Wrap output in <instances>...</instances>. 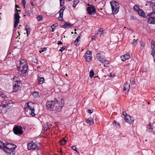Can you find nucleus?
I'll list each match as a JSON object with an SVG mask.
<instances>
[{"instance_id": "obj_11", "label": "nucleus", "mask_w": 155, "mask_h": 155, "mask_svg": "<svg viewBox=\"0 0 155 155\" xmlns=\"http://www.w3.org/2000/svg\"><path fill=\"white\" fill-rule=\"evenodd\" d=\"M87 11L89 15H94L96 13V10L95 7L91 5L87 7Z\"/></svg>"}, {"instance_id": "obj_22", "label": "nucleus", "mask_w": 155, "mask_h": 155, "mask_svg": "<svg viewBox=\"0 0 155 155\" xmlns=\"http://www.w3.org/2000/svg\"><path fill=\"white\" fill-rule=\"evenodd\" d=\"M38 82L39 84H42L44 82V78L43 77H39L38 75Z\"/></svg>"}, {"instance_id": "obj_25", "label": "nucleus", "mask_w": 155, "mask_h": 155, "mask_svg": "<svg viewBox=\"0 0 155 155\" xmlns=\"http://www.w3.org/2000/svg\"><path fill=\"white\" fill-rule=\"evenodd\" d=\"M5 143H3L1 141H0V148L4 151V150H5Z\"/></svg>"}, {"instance_id": "obj_49", "label": "nucleus", "mask_w": 155, "mask_h": 155, "mask_svg": "<svg viewBox=\"0 0 155 155\" xmlns=\"http://www.w3.org/2000/svg\"><path fill=\"white\" fill-rule=\"evenodd\" d=\"M130 19L131 20H135L136 19V18L134 16H131Z\"/></svg>"}, {"instance_id": "obj_61", "label": "nucleus", "mask_w": 155, "mask_h": 155, "mask_svg": "<svg viewBox=\"0 0 155 155\" xmlns=\"http://www.w3.org/2000/svg\"><path fill=\"white\" fill-rule=\"evenodd\" d=\"M48 129V127H44V129H43V130L44 131V132H45V131L47 130Z\"/></svg>"}, {"instance_id": "obj_34", "label": "nucleus", "mask_w": 155, "mask_h": 155, "mask_svg": "<svg viewBox=\"0 0 155 155\" xmlns=\"http://www.w3.org/2000/svg\"><path fill=\"white\" fill-rule=\"evenodd\" d=\"M137 40H135V39H134L133 42L131 43L132 45H134V46H135L137 44Z\"/></svg>"}, {"instance_id": "obj_24", "label": "nucleus", "mask_w": 155, "mask_h": 155, "mask_svg": "<svg viewBox=\"0 0 155 155\" xmlns=\"http://www.w3.org/2000/svg\"><path fill=\"white\" fill-rule=\"evenodd\" d=\"M99 34H100V36L104 34V30L103 28H100L98 29L96 35H98Z\"/></svg>"}, {"instance_id": "obj_40", "label": "nucleus", "mask_w": 155, "mask_h": 155, "mask_svg": "<svg viewBox=\"0 0 155 155\" xmlns=\"http://www.w3.org/2000/svg\"><path fill=\"white\" fill-rule=\"evenodd\" d=\"M58 25L57 23H55L52 25L51 26V28H54L55 27H57Z\"/></svg>"}, {"instance_id": "obj_50", "label": "nucleus", "mask_w": 155, "mask_h": 155, "mask_svg": "<svg viewBox=\"0 0 155 155\" xmlns=\"http://www.w3.org/2000/svg\"><path fill=\"white\" fill-rule=\"evenodd\" d=\"M87 111L90 114H91L93 113V110H91L88 109L87 110Z\"/></svg>"}, {"instance_id": "obj_45", "label": "nucleus", "mask_w": 155, "mask_h": 155, "mask_svg": "<svg viewBox=\"0 0 155 155\" xmlns=\"http://www.w3.org/2000/svg\"><path fill=\"white\" fill-rule=\"evenodd\" d=\"M32 61L35 63H37L38 62L37 59L35 58H33L32 59Z\"/></svg>"}, {"instance_id": "obj_63", "label": "nucleus", "mask_w": 155, "mask_h": 155, "mask_svg": "<svg viewBox=\"0 0 155 155\" xmlns=\"http://www.w3.org/2000/svg\"><path fill=\"white\" fill-rule=\"evenodd\" d=\"M153 15H154L153 20H154V22H155V12H154Z\"/></svg>"}, {"instance_id": "obj_32", "label": "nucleus", "mask_w": 155, "mask_h": 155, "mask_svg": "<svg viewBox=\"0 0 155 155\" xmlns=\"http://www.w3.org/2000/svg\"><path fill=\"white\" fill-rule=\"evenodd\" d=\"M94 73L93 71V70L92 69L90 71L89 73V76L91 78H92L94 75Z\"/></svg>"}, {"instance_id": "obj_33", "label": "nucleus", "mask_w": 155, "mask_h": 155, "mask_svg": "<svg viewBox=\"0 0 155 155\" xmlns=\"http://www.w3.org/2000/svg\"><path fill=\"white\" fill-rule=\"evenodd\" d=\"M134 8L137 12H138L139 10H140V8L139 6L137 5H135L134 7Z\"/></svg>"}, {"instance_id": "obj_48", "label": "nucleus", "mask_w": 155, "mask_h": 155, "mask_svg": "<svg viewBox=\"0 0 155 155\" xmlns=\"http://www.w3.org/2000/svg\"><path fill=\"white\" fill-rule=\"evenodd\" d=\"M123 114L124 116V117H126V116L127 117V115H129L127 114L126 111H124L123 112Z\"/></svg>"}, {"instance_id": "obj_5", "label": "nucleus", "mask_w": 155, "mask_h": 155, "mask_svg": "<svg viewBox=\"0 0 155 155\" xmlns=\"http://www.w3.org/2000/svg\"><path fill=\"white\" fill-rule=\"evenodd\" d=\"M60 103V101L56 98H54L53 101H47L46 104L47 109L48 110H52L55 105H59Z\"/></svg>"}, {"instance_id": "obj_43", "label": "nucleus", "mask_w": 155, "mask_h": 155, "mask_svg": "<svg viewBox=\"0 0 155 155\" xmlns=\"http://www.w3.org/2000/svg\"><path fill=\"white\" fill-rule=\"evenodd\" d=\"M87 55H91V51H90L89 50H87L86 51V53L85 54V55H86V56Z\"/></svg>"}, {"instance_id": "obj_38", "label": "nucleus", "mask_w": 155, "mask_h": 155, "mask_svg": "<svg viewBox=\"0 0 155 155\" xmlns=\"http://www.w3.org/2000/svg\"><path fill=\"white\" fill-rule=\"evenodd\" d=\"M43 18L42 17V16L41 15H38L37 17V20L38 21H41L42 20Z\"/></svg>"}, {"instance_id": "obj_39", "label": "nucleus", "mask_w": 155, "mask_h": 155, "mask_svg": "<svg viewBox=\"0 0 155 155\" xmlns=\"http://www.w3.org/2000/svg\"><path fill=\"white\" fill-rule=\"evenodd\" d=\"M151 54L153 57H155V49L152 50Z\"/></svg>"}, {"instance_id": "obj_12", "label": "nucleus", "mask_w": 155, "mask_h": 155, "mask_svg": "<svg viewBox=\"0 0 155 155\" xmlns=\"http://www.w3.org/2000/svg\"><path fill=\"white\" fill-rule=\"evenodd\" d=\"M110 4L111 6V8L114 9V8H116V10L114 11L115 12L117 11V10H119V4L114 1H112L110 2Z\"/></svg>"}, {"instance_id": "obj_52", "label": "nucleus", "mask_w": 155, "mask_h": 155, "mask_svg": "<svg viewBox=\"0 0 155 155\" xmlns=\"http://www.w3.org/2000/svg\"><path fill=\"white\" fill-rule=\"evenodd\" d=\"M78 41L75 40L74 42V43L77 46L78 45Z\"/></svg>"}, {"instance_id": "obj_18", "label": "nucleus", "mask_w": 155, "mask_h": 155, "mask_svg": "<svg viewBox=\"0 0 155 155\" xmlns=\"http://www.w3.org/2000/svg\"><path fill=\"white\" fill-rule=\"evenodd\" d=\"M130 57V55L128 54H126L124 55L120 56V58L123 61H124L128 59Z\"/></svg>"}, {"instance_id": "obj_1", "label": "nucleus", "mask_w": 155, "mask_h": 155, "mask_svg": "<svg viewBox=\"0 0 155 155\" xmlns=\"http://www.w3.org/2000/svg\"><path fill=\"white\" fill-rule=\"evenodd\" d=\"M28 69V64L26 61L25 59L20 60L19 66L17 67L18 73L21 77H25L26 75Z\"/></svg>"}, {"instance_id": "obj_31", "label": "nucleus", "mask_w": 155, "mask_h": 155, "mask_svg": "<svg viewBox=\"0 0 155 155\" xmlns=\"http://www.w3.org/2000/svg\"><path fill=\"white\" fill-rule=\"evenodd\" d=\"M151 48L152 50H153L155 49V41H151Z\"/></svg>"}, {"instance_id": "obj_56", "label": "nucleus", "mask_w": 155, "mask_h": 155, "mask_svg": "<svg viewBox=\"0 0 155 155\" xmlns=\"http://www.w3.org/2000/svg\"><path fill=\"white\" fill-rule=\"evenodd\" d=\"M57 44L58 45H62L63 44V43L61 41H58V42Z\"/></svg>"}, {"instance_id": "obj_55", "label": "nucleus", "mask_w": 155, "mask_h": 155, "mask_svg": "<svg viewBox=\"0 0 155 155\" xmlns=\"http://www.w3.org/2000/svg\"><path fill=\"white\" fill-rule=\"evenodd\" d=\"M109 76L111 77H115V75L114 74H113L111 73H110Z\"/></svg>"}, {"instance_id": "obj_17", "label": "nucleus", "mask_w": 155, "mask_h": 155, "mask_svg": "<svg viewBox=\"0 0 155 155\" xmlns=\"http://www.w3.org/2000/svg\"><path fill=\"white\" fill-rule=\"evenodd\" d=\"M73 24L69 23L68 22H65V24L61 25V27L66 29L71 27L73 26Z\"/></svg>"}, {"instance_id": "obj_27", "label": "nucleus", "mask_w": 155, "mask_h": 155, "mask_svg": "<svg viewBox=\"0 0 155 155\" xmlns=\"http://www.w3.org/2000/svg\"><path fill=\"white\" fill-rule=\"evenodd\" d=\"M151 123H149L147 126V128L148 130L150 132H151L152 131L153 128L151 127Z\"/></svg>"}, {"instance_id": "obj_28", "label": "nucleus", "mask_w": 155, "mask_h": 155, "mask_svg": "<svg viewBox=\"0 0 155 155\" xmlns=\"http://www.w3.org/2000/svg\"><path fill=\"white\" fill-rule=\"evenodd\" d=\"M104 66L105 67H108L110 65V63L109 61L105 59V61H104Z\"/></svg>"}, {"instance_id": "obj_30", "label": "nucleus", "mask_w": 155, "mask_h": 155, "mask_svg": "<svg viewBox=\"0 0 155 155\" xmlns=\"http://www.w3.org/2000/svg\"><path fill=\"white\" fill-rule=\"evenodd\" d=\"M113 124L114 125L116 126V127H119V128L120 127V124H119V123L118 122L116 121L115 120H114L113 121Z\"/></svg>"}, {"instance_id": "obj_41", "label": "nucleus", "mask_w": 155, "mask_h": 155, "mask_svg": "<svg viewBox=\"0 0 155 155\" xmlns=\"http://www.w3.org/2000/svg\"><path fill=\"white\" fill-rule=\"evenodd\" d=\"M64 0H60V6L61 7H62L64 3Z\"/></svg>"}, {"instance_id": "obj_60", "label": "nucleus", "mask_w": 155, "mask_h": 155, "mask_svg": "<svg viewBox=\"0 0 155 155\" xmlns=\"http://www.w3.org/2000/svg\"><path fill=\"white\" fill-rule=\"evenodd\" d=\"M141 45L142 46L144 47L145 46V44L143 42H141Z\"/></svg>"}, {"instance_id": "obj_6", "label": "nucleus", "mask_w": 155, "mask_h": 155, "mask_svg": "<svg viewBox=\"0 0 155 155\" xmlns=\"http://www.w3.org/2000/svg\"><path fill=\"white\" fill-rule=\"evenodd\" d=\"M13 79L15 81H14L13 83V92H16L19 90L21 87V82L19 80H18V79H19L17 77H14Z\"/></svg>"}, {"instance_id": "obj_46", "label": "nucleus", "mask_w": 155, "mask_h": 155, "mask_svg": "<svg viewBox=\"0 0 155 155\" xmlns=\"http://www.w3.org/2000/svg\"><path fill=\"white\" fill-rule=\"evenodd\" d=\"M47 48L46 47L43 48H41V50L39 51V52L41 53L42 52H43L44 51H46Z\"/></svg>"}, {"instance_id": "obj_10", "label": "nucleus", "mask_w": 155, "mask_h": 155, "mask_svg": "<svg viewBox=\"0 0 155 155\" xmlns=\"http://www.w3.org/2000/svg\"><path fill=\"white\" fill-rule=\"evenodd\" d=\"M28 149V150H35L37 149V150H39L38 147L37 145L33 141L31 142L30 143H28L27 144Z\"/></svg>"}, {"instance_id": "obj_57", "label": "nucleus", "mask_w": 155, "mask_h": 155, "mask_svg": "<svg viewBox=\"0 0 155 155\" xmlns=\"http://www.w3.org/2000/svg\"><path fill=\"white\" fill-rule=\"evenodd\" d=\"M80 38V35H79L77 37V38H76V41H79Z\"/></svg>"}, {"instance_id": "obj_7", "label": "nucleus", "mask_w": 155, "mask_h": 155, "mask_svg": "<svg viewBox=\"0 0 155 155\" xmlns=\"http://www.w3.org/2000/svg\"><path fill=\"white\" fill-rule=\"evenodd\" d=\"M13 130L14 133L16 135H21L23 133L22 127L20 125H15Z\"/></svg>"}, {"instance_id": "obj_36", "label": "nucleus", "mask_w": 155, "mask_h": 155, "mask_svg": "<svg viewBox=\"0 0 155 155\" xmlns=\"http://www.w3.org/2000/svg\"><path fill=\"white\" fill-rule=\"evenodd\" d=\"M130 81L132 84H134L135 83L134 79L133 78L130 79Z\"/></svg>"}, {"instance_id": "obj_62", "label": "nucleus", "mask_w": 155, "mask_h": 155, "mask_svg": "<svg viewBox=\"0 0 155 155\" xmlns=\"http://www.w3.org/2000/svg\"><path fill=\"white\" fill-rule=\"evenodd\" d=\"M30 3H31V5H32V6H35L34 4L31 1Z\"/></svg>"}, {"instance_id": "obj_20", "label": "nucleus", "mask_w": 155, "mask_h": 155, "mask_svg": "<svg viewBox=\"0 0 155 155\" xmlns=\"http://www.w3.org/2000/svg\"><path fill=\"white\" fill-rule=\"evenodd\" d=\"M86 122L87 124L90 125H92L94 124V120L91 117L88 118L86 119Z\"/></svg>"}, {"instance_id": "obj_16", "label": "nucleus", "mask_w": 155, "mask_h": 155, "mask_svg": "<svg viewBox=\"0 0 155 155\" xmlns=\"http://www.w3.org/2000/svg\"><path fill=\"white\" fill-rule=\"evenodd\" d=\"M124 92H126L125 91H127V92L130 89V84L127 82L125 83L124 85Z\"/></svg>"}, {"instance_id": "obj_15", "label": "nucleus", "mask_w": 155, "mask_h": 155, "mask_svg": "<svg viewBox=\"0 0 155 155\" xmlns=\"http://www.w3.org/2000/svg\"><path fill=\"white\" fill-rule=\"evenodd\" d=\"M96 57L97 59L102 63H104V61H105V58L104 56H102L100 53H98L96 54Z\"/></svg>"}, {"instance_id": "obj_64", "label": "nucleus", "mask_w": 155, "mask_h": 155, "mask_svg": "<svg viewBox=\"0 0 155 155\" xmlns=\"http://www.w3.org/2000/svg\"><path fill=\"white\" fill-rule=\"evenodd\" d=\"M152 8L154 10H155V4H154V5L153 6Z\"/></svg>"}, {"instance_id": "obj_35", "label": "nucleus", "mask_w": 155, "mask_h": 155, "mask_svg": "<svg viewBox=\"0 0 155 155\" xmlns=\"http://www.w3.org/2000/svg\"><path fill=\"white\" fill-rule=\"evenodd\" d=\"M71 148L73 150L76 151L77 153H79V151L78 150L76 149V148L75 146H72L71 147Z\"/></svg>"}, {"instance_id": "obj_4", "label": "nucleus", "mask_w": 155, "mask_h": 155, "mask_svg": "<svg viewBox=\"0 0 155 155\" xmlns=\"http://www.w3.org/2000/svg\"><path fill=\"white\" fill-rule=\"evenodd\" d=\"M13 106V102L10 100H5L2 101L0 106V110L8 109Z\"/></svg>"}, {"instance_id": "obj_3", "label": "nucleus", "mask_w": 155, "mask_h": 155, "mask_svg": "<svg viewBox=\"0 0 155 155\" xmlns=\"http://www.w3.org/2000/svg\"><path fill=\"white\" fill-rule=\"evenodd\" d=\"M4 147H5V150H4V151L8 155H15V150L17 147L15 145L7 143Z\"/></svg>"}, {"instance_id": "obj_37", "label": "nucleus", "mask_w": 155, "mask_h": 155, "mask_svg": "<svg viewBox=\"0 0 155 155\" xmlns=\"http://www.w3.org/2000/svg\"><path fill=\"white\" fill-rule=\"evenodd\" d=\"M22 3V5L23 7L24 8H25L26 5V2L25 0H21Z\"/></svg>"}, {"instance_id": "obj_9", "label": "nucleus", "mask_w": 155, "mask_h": 155, "mask_svg": "<svg viewBox=\"0 0 155 155\" xmlns=\"http://www.w3.org/2000/svg\"><path fill=\"white\" fill-rule=\"evenodd\" d=\"M20 18L19 13L18 12L15 13L14 15V28H16L19 23Z\"/></svg>"}, {"instance_id": "obj_21", "label": "nucleus", "mask_w": 155, "mask_h": 155, "mask_svg": "<svg viewBox=\"0 0 155 155\" xmlns=\"http://www.w3.org/2000/svg\"><path fill=\"white\" fill-rule=\"evenodd\" d=\"M60 103L59 104V105H55V110L57 112H59L61 111V109H62V107L61 106H60Z\"/></svg>"}, {"instance_id": "obj_42", "label": "nucleus", "mask_w": 155, "mask_h": 155, "mask_svg": "<svg viewBox=\"0 0 155 155\" xmlns=\"http://www.w3.org/2000/svg\"><path fill=\"white\" fill-rule=\"evenodd\" d=\"M115 10H116V8H114V9L113 8H112V14H116L118 12L119 10H117V11L115 12H114Z\"/></svg>"}, {"instance_id": "obj_2", "label": "nucleus", "mask_w": 155, "mask_h": 155, "mask_svg": "<svg viewBox=\"0 0 155 155\" xmlns=\"http://www.w3.org/2000/svg\"><path fill=\"white\" fill-rule=\"evenodd\" d=\"M25 112L26 115H29L34 116L35 114V104L32 102L26 103L25 105Z\"/></svg>"}, {"instance_id": "obj_14", "label": "nucleus", "mask_w": 155, "mask_h": 155, "mask_svg": "<svg viewBox=\"0 0 155 155\" xmlns=\"http://www.w3.org/2000/svg\"><path fill=\"white\" fill-rule=\"evenodd\" d=\"M124 119L126 122L130 124L133 123L134 120V117L130 115H127V117H124Z\"/></svg>"}, {"instance_id": "obj_44", "label": "nucleus", "mask_w": 155, "mask_h": 155, "mask_svg": "<svg viewBox=\"0 0 155 155\" xmlns=\"http://www.w3.org/2000/svg\"><path fill=\"white\" fill-rule=\"evenodd\" d=\"M79 2V1L78 0H74V1L73 2V3H74V4L75 5V6H74V7L76 6V5L78 4Z\"/></svg>"}, {"instance_id": "obj_19", "label": "nucleus", "mask_w": 155, "mask_h": 155, "mask_svg": "<svg viewBox=\"0 0 155 155\" xmlns=\"http://www.w3.org/2000/svg\"><path fill=\"white\" fill-rule=\"evenodd\" d=\"M137 12L140 16L144 18H146L147 14H145L144 12L142 9H140V10H139Z\"/></svg>"}, {"instance_id": "obj_53", "label": "nucleus", "mask_w": 155, "mask_h": 155, "mask_svg": "<svg viewBox=\"0 0 155 155\" xmlns=\"http://www.w3.org/2000/svg\"><path fill=\"white\" fill-rule=\"evenodd\" d=\"M0 96L2 98H5L6 97V96L4 94H1L0 95Z\"/></svg>"}, {"instance_id": "obj_58", "label": "nucleus", "mask_w": 155, "mask_h": 155, "mask_svg": "<svg viewBox=\"0 0 155 155\" xmlns=\"http://www.w3.org/2000/svg\"><path fill=\"white\" fill-rule=\"evenodd\" d=\"M26 31V33L27 34V36L28 35L30 34V31H28V30H27Z\"/></svg>"}, {"instance_id": "obj_13", "label": "nucleus", "mask_w": 155, "mask_h": 155, "mask_svg": "<svg viewBox=\"0 0 155 155\" xmlns=\"http://www.w3.org/2000/svg\"><path fill=\"white\" fill-rule=\"evenodd\" d=\"M66 8L65 6H63L61 8L58 12L59 13V16L58 18V19L59 21H64V20L63 18V12L64 10Z\"/></svg>"}, {"instance_id": "obj_23", "label": "nucleus", "mask_w": 155, "mask_h": 155, "mask_svg": "<svg viewBox=\"0 0 155 155\" xmlns=\"http://www.w3.org/2000/svg\"><path fill=\"white\" fill-rule=\"evenodd\" d=\"M92 55H84V57L86 61L88 62H90L92 61Z\"/></svg>"}, {"instance_id": "obj_47", "label": "nucleus", "mask_w": 155, "mask_h": 155, "mask_svg": "<svg viewBox=\"0 0 155 155\" xmlns=\"http://www.w3.org/2000/svg\"><path fill=\"white\" fill-rule=\"evenodd\" d=\"M66 48V47L65 46H64L62 47L61 49L59 50V51L62 52L63 51H64Z\"/></svg>"}, {"instance_id": "obj_29", "label": "nucleus", "mask_w": 155, "mask_h": 155, "mask_svg": "<svg viewBox=\"0 0 155 155\" xmlns=\"http://www.w3.org/2000/svg\"><path fill=\"white\" fill-rule=\"evenodd\" d=\"M32 95L35 98H37L39 96L38 93L35 91L33 93Z\"/></svg>"}, {"instance_id": "obj_51", "label": "nucleus", "mask_w": 155, "mask_h": 155, "mask_svg": "<svg viewBox=\"0 0 155 155\" xmlns=\"http://www.w3.org/2000/svg\"><path fill=\"white\" fill-rule=\"evenodd\" d=\"M26 13L27 15H30V12L28 10H26Z\"/></svg>"}, {"instance_id": "obj_8", "label": "nucleus", "mask_w": 155, "mask_h": 155, "mask_svg": "<svg viewBox=\"0 0 155 155\" xmlns=\"http://www.w3.org/2000/svg\"><path fill=\"white\" fill-rule=\"evenodd\" d=\"M154 12H150L147 14L146 18L147 20V22L149 24H155V22L154 21Z\"/></svg>"}, {"instance_id": "obj_54", "label": "nucleus", "mask_w": 155, "mask_h": 155, "mask_svg": "<svg viewBox=\"0 0 155 155\" xmlns=\"http://www.w3.org/2000/svg\"><path fill=\"white\" fill-rule=\"evenodd\" d=\"M96 37L95 36H93L91 38V41L94 40L95 39Z\"/></svg>"}, {"instance_id": "obj_26", "label": "nucleus", "mask_w": 155, "mask_h": 155, "mask_svg": "<svg viewBox=\"0 0 155 155\" xmlns=\"http://www.w3.org/2000/svg\"><path fill=\"white\" fill-rule=\"evenodd\" d=\"M65 137H63L62 138L61 140L60 141V142L61 145H65L67 142V140L65 139Z\"/></svg>"}, {"instance_id": "obj_59", "label": "nucleus", "mask_w": 155, "mask_h": 155, "mask_svg": "<svg viewBox=\"0 0 155 155\" xmlns=\"http://www.w3.org/2000/svg\"><path fill=\"white\" fill-rule=\"evenodd\" d=\"M27 25H26V28H25L26 30L27 31V30H28V31H30V28H27Z\"/></svg>"}]
</instances>
